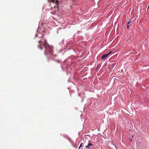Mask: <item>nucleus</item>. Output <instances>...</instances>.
<instances>
[{
    "label": "nucleus",
    "mask_w": 149,
    "mask_h": 149,
    "mask_svg": "<svg viewBox=\"0 0 149 149\" xmlns=\"http://www.w3.org/2000/svg\"><path fill=\"white\" fill-rule=\"evenodd\" d=\"M58 0H56V5H58Z\"/></svg>",
    "instance_id": "obj_5"
},
{
    "label": "nucleus",
    "mask_w": 149,
    "mask_h": 149,
    "mask_svg": "<svg viewBox=\"0 0 149 149\" xmlns=\"http://www.w3.org/2000/svg\"><path fill=\"white\" fill-rule=\"evenodd\" d=\"M132 22V20L131 19H130V21L128 22V23L127 24V28L128 29H129V27H130V25H131V24H131Z\"/></svg>",
    "instance_id": "obj_3"
},
{
    "label": "nucleus",
    "mask_w": 149,
    "mask_h": 149,
    "mask_svg": "<svg viewBox=\"0 0 149 149\" xmlns=\"http://www.w3.org/2000/svg\"><path fill=\"white\" fill-rule=\"evenodd\" d=\"M130 140L132 142V140L131 139H130Z\"/></svg>",
    "instance_id": "obj_7"
},
{
    "label": "nucleus",
    "mask_w": 149,
    "mask_h": 149,
    "mask_svg": "<svg viewBox=\"0 0 149 149\" xmlns=\"http://www.w3.org/2000/svg\"><path fill=\"white\" fill-rule=\"evenodd\" d=\"M111 52H110L108 54L103 55L101 57V58L102 59H104V58H106L108 56V55L111 53Z\"/></svg>",
    "instance_id": "obj_2"
},
{
    "label": "nucleus",
    "mask_w": 149,
    "mask_h": 149,
    "mask_svg": "<svg viewBox=\"0 0 149 149\" xmlns=\"http://www.w3.org/2000/svg\"><path fill=\"white\" fill-rule=\"evenodd\" d=\"M83 144V143H81V144H80V146H79V149H80V148L82 147V145Z\"/></svg>",
    "instance_id": "obj_6"
},
{
    "label": "nucleus",
    "mask_w": 149,
    "mask_h": 149,
    "mask_svg": "<svg viewBox=\"0 0 149 149\" xmlns=\"http://www.w3.org/2000/svg\"><path fill=\"white\" fill-rule=\"evenodd\" d=\"M93 144L91 143H89L85 147L86 148H90V146H92Z\"/></svg>",
    "instance_id": "obj_4"
},
{
    "label": "nucleus",
    "mask_w": 149,
    "mask_h": 149,
    "mask_svg": "<svg viewBox=\"0 0 149 149\" xmlns=\"http://www.w3.org/2000/svg\"><path fill=\"white\" fill-rule=\"evenodd\" d=\"M37 46L41 50L44 49L45 53L46 55L52 54L53 53V47L49 46L45 40L39 41Z\"/></svg>",
    "instance_id": "obj_1"
}]
</instances>
